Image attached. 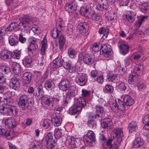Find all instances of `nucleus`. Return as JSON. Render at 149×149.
Listing matches in <instances>:
<instances>
[{"label":"nucleus","instance_id":"49530a36","mask_svg":"<svg viewBox=\"0 0 149 149\" xmlns=\"http://www.w3.org/2000/svg\"><path fill=\"white\" fill-rule=\"evenodd\" d=\"M32 61V58L31 57L26 58L23 61V63L25 67H30Z\"/></svg>","mask_w":149,"mask_h":149},{"label":"nucleus","instance_id":"864d4df0","mask_svg":"<svg viewBox=\"0 0 149 149\" xmlns=\"http://www.w3.org/2000/svg\"><path fill=\"white\" fill-rule=\"evenodd\" d=\"M88 125L89 127L92 129H95L97 126L96 121L93 119H89L88 121Z\"/></svg>","mask_w":149,"mask_h":149},{"label":"nucleus","instance_id":"13d9d810","mask_svg":"<svg viewBox=\"0 0 149 149\" xmlns=\"http://www.w3.org/2000/svg\"><path fill=\"white\" fill-rule=\"evenodd\" d=\"M123 20H128L130 22L132 23L134 20V17L131 16L129 15H125L123 16Z\"/></svg>","mask_w":149,"mask_h":149},{"label":"nucleus","instance_id":"f03ea898","mask_svg":"<svg viewBox=\"0 0 149 149\" xmlns=\"http://www.w3.org/2000/svg\"><path fill=\"white\" fill-rule=\"evenodd\" d=\"M53 137L52 134L51 132H48L41 141L42 144L47 145L48 149H53L56 145V143Z\"/></svg>","mask_w":149,"mask_h":149},{"label":"nucleus","instance_id":"a878e982","mask_svg":"<svg viewBox=\"0 0 149 149\" xmlns=\"http://www.w3.org/2000/svg\"><path fill=\"white\" fill-rule=\"evenodd\" d=\"M114 139L111 136V138L108 139L107 140L106 145L107 148L109 149H118V146L117 145L113 146L112 142Z\"/></svg>","mask_w":149,"mask_h":149},{"label":"nucleus","instance_id":"7ed1b4c3","mask_svg":"<svg viewBox=\"0 0 149 149\" xmlns=\"http://www.w3.org/2000/svg\"><path fill=\"white\" fill-rule=\"evenodd\" d=\"M28 100V98L25 95H22L20 96L18 104L19 108L22 110L28 109L29 104Z\"/></svg>","mask_w":149,"mask_h":149},{"label":"nucleus","instance_id":"72a5a7b5","mask_svg":"<svg viewBox=\"0 0 149 149\" xmlns=\"http://www.w3.org/2000/svg\"><path fill=\"white\" fill-rule=\"evenodd\" d=\"M109 30L108 29L104 27H102L100 28L99 30V33L101 35L103 34L102 38L103 39L106 38L108 35Z\"/></svg>","mask_w":149,"mask_h":149},{"label":"nucleus","instance_id":"338daca9","mask_svg":"<svg viewBox=\"0 0 149 149\" xmlns=\"http://www.w3.org/2000/svg\"><path fill=\"white\" fill-rule=\"evenodd\" d=\"M5 95L8 98H11L15 95V93L13 91H9L5 93Z\"/></svg>","mask_w":149,"mask_h":149},{"label":"nucleus","instance_id":"aec40b11","mask_svg":"<svg viewBox=\"0 0 149 149\" xmlns=\"http://www.w3.org/2000/svg\"><path fill=\"white\" fill-rule=\"evenodd\" d=\"M144 140L140 137H138L136 138L134 141L132 147L137 148L142 146L144 144Z\"/></svg>","mask_w":149,"mask_h":149},{"label":"nucleus","instance_id":"de8ad7c7","mask_svg":"<svg viewBox=\"0 0 149 149\" xmlns=\"http://www.w3.org/2000/svg\"><path fill=\"white\" fill-rule=\"evenodd\" d=\"M54 100V97H53L48 96L47 97L45 102L46 104L48 106L52 107L53 106Z\"/></svg>","mask_w":149,"mask_h":149},{"label":"nucleus","instance_id":"6e6d98bb","mask_svg":"<svg viewBox=\"0 0 149 149\" xmlns=\"http://www.w3.org/2000/svg\"><path fill=\"white\" fill-rule=\"evenodd\" d=\"M53 83L51 80H47L45 83V87L47 89L51 88L53 87Z\"/></svg>","mask_w":149,"mask_h":149},{"label":"nucleus","instance_id":"dca6fc26","mask_svg":"<svg viewBox=\"0 0 149 149\" xmlns=\"http://www.w3.org/2000/svg\"><path fill=\"white\" fill-rule=\"evenodd\" d=\"M87 135L84 137L85 141L88 143H92L95 141V136L93 132L91 131L88 132Z\"/></svg>","mask_w":149,"mask_h":149},{"label":"nucleus","instance_id":"58836bf2","mask_svg":"<svg viewBox=\"0 0 149 149\" xmlns=\"http://www.w3.org/2000/svg\"><path fill=\"white\" fill-rule=\"evenodd\" d=\"M47 42V40L46 38H44L41 42V47L40 49V54L42 55L45 54Z\"/></svg>","mask_w":149,"mask_h":149},{"label":"nucleus","instance_id":"052dcab7","mask_svg":"<svg viewBox=\"0 0 149 149\" xmlns=\"http://www.w3.org/2000/svg\"><path fill=\"white\" fill-rule=\"evenodd\" d=\"M90 18H91L93 20L95 21L99 22L101 20V18L100 15L97 14H94V13L91 15Z\"/></svg>","mask_w":149,"mask_h":149},{"label":"nucleus","instance_id":"4d7b16f0","mask_svg":"<svg viewBox=\"0 0 149 149\" xmlns=\"http://www.w3.org/2000/svg\"><path fill=\"white\" fill-rule=\"evenodd\" d=\"M54 136L55 138L56 139L60 138L63 135L62 131L61 130L56 129L54 131Z\"/></svg>","mask_w":149,"mask_h":149},{"label":"nucleus","instance_id":"412c9836","mask_svg":"<svg viewBox=\"0 0 149 149\" xmlns=\"http://www.w3.org/2000/svg\"><path fill=\"white\" fill-rule=\"evenodd\" d=\"M10 87L16 90L20 87V83L19 80L16 78L12 79L10 81Z\"/></svg>","mask_w":149,"mask_h":149},{"label":"nucleus","instance_id":"423d86ee","mask_svg":"<svg viewBox=\"0 0 149 149\" xmlns=\"http://www.w3.org/2000/svg\"><path fill=\"white\" fill-rule=\"evenodd\" d=\"M101 50L103 54L105 57H110L112 55L113 52L111 46L109 45L105 44L103 45H102Z\"/></svg>","mask_w":149,"mask_h":149},{"label":"nucleus","instance_id":"e2e57ef3","mask_svg":"<svg viewBox=\"0 0 149 149\" xmlns=\"http://www.w3.org/2000/svg\"><path fill=\"white\" fill-rule=\"evenodd\" d=\"M3 101L4 102L6 103V105L11 106V104L13 103V100L10 98L6 97L4 98Z\"/></svg>","mask_w":149,"mask_h":149},{"label":"nucleus","instance_id":"5fc2aeb1","mask_svg":"<svg viewBox=\"0 0 149 149\" xmlns=\"http://www.w3.org/2000/svg\"><path fill=\"white\" fill-rule=\"evenodd\" d=\"M20 52L18 50H15L12 52L11 58H13L17 59H19L20 57Z\"/></svg>","mask_w":149,"mask_h":149},{"label":"nucleus","instance_id":"9d476101","mask_svg":"<svg viewBox=\"0 0 149 149\" xmlns=\"http://www.w3.org/2000/svg\"><path fill=\"white\" fill-rule=\"evenodd\" d=\"M70 81L67 79H62L60 82L58 87L63 91H66L70 86Z\"/></svg>","mask_w":149,"mask_h":149},{"label":"nucleus","instance_id":"a18cd8bd","mask_svg":"<svg viewBox=\"0 0 149 149\" xmlns=\"http://www.w3.org/2000/svg\"><path fill=\"white\" fill-rule=\"evenodd\" d=\"M102 44L100 43L94 44L92 47V50L95 52H97L101 50Z\"/></svg>","mask_w":149,"mask_h":149},{"label":"nucleus","instance_id":"ea45409f","mask_svg":"<svg viewBox=\"0 0 149 149\" xmlns=\"http://www.w3.org/2000/svg\"><path fill=\"white\" fill-rule=\"evenodd\" d=\"M143 123L145 124L144 128L146 130H149V113L146 115L143 118Z\"/></svg>","mask_w":149,"mask_h":149},{"label":"nucleus","instance_id":"7c9ffc66","mask_svg":"<svg viewBox=\"0 0 149 149\" xmlns=\"http://www.w3.org/2000/svg\"><path fill=\"white\" fill-rule=\"evenodd\" d=\"M141 11L145 14L149 13V3H146L140 6Z\"/></svg>","mask_w":149,"mask_h":149},{"label":"nucleus","instance_id":"f8f14e48","mask_svg":"<svg viewBox=\"0 0 149 149\" xmlns=\"http://www.w3.org/2000/svg\"><path fill=\"white\" fill-rule=\"evenodd\" d=\"M79 60H83V61L86 64L90 65L92 64V58L88 54L83 55L82 53H80L79 54Z\"/></svg>","mask_w":149,"mask_h":149},{"label":"nucleus","instance_id":"09e8293b","mask_svg":"<svg viewBox=\"0 0 149 149\" xmlns=\"http://www.w3.org/2000/svg\"><path fill=\"white\" fill-rule=\"evenodd\" d=\"M56 28L60 29H62V28L64 26V22L61 19H58L56 22Z\"/></svg>","mask_w":149,"mask_h":149},{"label":"nucleus","instance_id":"cd10ccee","mask_svg":"<svg viewBox=\"0 0 149 149\" xmlns=\"http://www.w3.org/2000/svg\"><path fill=\"white\" fill-rule=\"evenodd\" d=\"M96 115L98 117H102L104 113V111L102 107L100 105H97L95 107Z\"/></svg>","mask_w":149,"mask_h":149},{"label":"nucleus","instance_id":"e433bc0d","mask_svg":"<svg viewBox=\"0 0 149 149\" xmlns=\"http://www.w3.org/2000/svg\"><path fill=\"white\" fill-rule=\"evenodd\" d=\"M129 49V47L127 42L122 41V54L125 55L127 53Z\"/></svg>","mask_w":149,"mask_h":149},{"label":"nucleus","instance_id":"6e6552de","mask_svg":"<svg viewBox=\"0 0 149 149\" xmlns=\"http://www.w3.org/2000/svg\"><path fill=\"white\" fill-rule=\"evenodd\" d=\"M124 104H122V111L125 110V105L127 106H130L134 103L133 99L129 95H125L123 97V101Z\"/></svg>","mask_w":149,"mask_h":149},{"label":"nucleus","instance_id":"a211bd4d","mask_svg":"<svg viewBox=\"0 0 149 149\" xmlns=\"http://www.w3.org/2000/svg\"><path fill=\"white\" fill-rule=\"evenodd\" d=\"M88 28L87 24L85 22L80 23L78 26V28L80 33L83 35L88 30Z\"/></svg>","mask_w":149,"mask_h":149},{"label":"nucleus","instance_id":"6ab92c4d","mask_svg":"<svg viewBox=\"0 0 149 149\" xmlns=\"http://www.w3.org/2000/svg\"><path fill=\"white\" fill-rule=\"evenodd\" d=\"M32 76V74L31 72L24 73L22 76L23 83L26 84L29 83L31 81Z\"/></svg>","mask_w":149,"mask_h":149},{"label":"nucleus","instance_id":"79ce46f5","mask_svg":"<svg viewBox=\"0 0 149 149\" xmlns=\"http://www.w3.org/2000/svg\"><path fill=\"white\" fill-rule=\"evenodd\" d=\"M18 24L16 22L11 23L6 29V31H13L16 29Z\"/></svg>","mask_w":149,"mask_h":149},{"label":"nucleus","instance_id":"4468645a","mask_svg":"<svg viewBox=\"0 0 149 149\" xmlns=\"http://www.w3.org/2000/svg\"><path fill=\"white\" fill-rule=\"evenodd\" d=\"M68 91L66 93L67 96L73 97L77 94V88L74 85L70 86V87L68 88Z\"/></svg>","mask_w":149,"mask_h":149},{"label":"nucleus","instance_id":"393cba45","mask_svg":"<svg viewBox=\"0 0 149 149\" xmlns=\"http://www.w3.org/2000/svg\"><path fill=\"white\" fill-rule=\"evenodd\" d=\"M64 68L68 70H69V72L70 73L72 72L75 71V67L72 65L69 61L64 62L63 65Z\"/></svg>","mask_w":149,"mask_h":149},{"label":"nucleus","instance_id":"0e129e2a","mask_svg":"<svg viewBox=\"0 0 149 149\" xmlns=\"http://www.w3.org/2000/svg\"><path fill=\"white\" fill-rule=\"evenodd\" d=\"M105 88L107 92L109 93H111L113 91V87L110 85L107 84L105 86Z\"/></svg>","mask_w":149,"mask_h":149},{"label":"nucleus","instance_id":"4be33fe9","mask_svg":"<svg viewBox=\"0 0 149 149\" xmlns=\"http://www.w3.org/2000/svg\"><path fill=\"white\" fill-rule=\"evenodd\" d=\"M11 68L13 72L16 74L20 73L21 71L20 65L15 62L13 63Z\"/></svg>","mask_w":149,"mask_h":149},{"label":"nucleus","instance_id":"680f3d73","mask_svg":"<svg viewBox=\"0 0 149 149\" xmlns=\"http://www.w3.org/2000/svg\"><path fill=\"white\" fill-rule=\"evenodd\" d=\"M68 55L71 58H74L76 56L75 51L72 48H69L68 50Z\"/></svg>","mask_w":149,"mask_h":149},{"label":"nucleus","instance_id":"774afa93","mask_svg":"<svg viewBox=\"0 0 149 149\" xmlns=\"http://www.w3.org/2000/svg\"><path fill=\"white\" fill-rule=\"evenodd\" d=\"M50 120H45L43 123V127H45V128H48L50 126Z\"/></svg>","mask_w":149,"mask_h":149},{"label":"nucleus","instance_id":"c03bdc74","mask_svg":"<svg viewBox=\"0 0 149 149\" xmlns=\"http://www.w3.org/2000/svg\"><path fill=\"white\" fill-rule=\"evenodd\" d=\"M116 78V74L112 73H109L107 75L106 80L109 81L113 82Z\"/></svg>","mask_w":149,"mask_h":149},{"label":"nucleus","instance_id":"f3484780","mask_svg":"<svg viewBox=\"0 0 149 149\" xmlns=\"http://www.w3.org/2000/svg\"><path fill=\"white\" fill-rule=\"evenodd\" d=\"M38 46L37 45L34 44H30L28 47V53L30 56H33L34 54L37 50Z\"/></svg>","mask_w":149,"mask_h":149},{"label":"nucleus","instance_id":"39448f33","mask_svg":"<svg viewBox=\"0 0 149 149\" xmlns=\"http://www.w3.org/2000/svg\"><path fill=\"white\" fill-rule=\"evenodd\" d=\"M32 21V18L29 16H25L23 17L20 20V22L18 24V27L19 29H22L21 28H26V27H30V24Z\"/></svg>","mask_w":149,"mask_h":149},{"label":"nucleus","instance_id":"bf43d9fd","mask_svg":"<svg viewBox=\"0 0 149 149\" xmlns=\"http://www.w3.org/2000/svg\"><path fill=\"white\" fill-rule=\"evenodd\" d=\"M82 95L83 97L86 98L88 97L91 94V91L85 89L82 90Z\"/></svg>","mask_w":149,"mask_h":149},{"label":"nucleus","instance_id":"4c0bfd02","mask_svg":"<svg viewBox=\"0 0 149 149\" xmlns=\"http://www.w3.org/2000/svg\"><path fill=\"white\" fill-rule=\"evenodd\" d=\"M105 15L107 19L110 20L114 19L116 17V14L115 13L109 10L106 11Z\"/></svg>","mask_w":149,"mask_h":149},{"label":"nucleus","instance_id":"5701e85b","mask_svg":"<svg viewBox=\"0 0 149 149\" xmlns=\"http://www.w3.org/2000/svg\"><path fill=\"white\" fill-rule=\"evenodd\" d=\"M82 110L81 107L74 104L69 109V113L70 114L74 115L78 112H80Z\"/></svg>","mask_w":149,"mask_h":149},{"label":"nucleus","instance_id":"bb28decb","mask_svg":"<svg viewBox=\"0 0 149 149\" xmlns=\"http://www.w3.org/2000/svg\"><path fill=\"white\" fill-rule=\"evenodd\" d=\"M61 119L59 117L56 115H54L52 119V123L56 126H58L61 125Z\"/></svg>","mask_w":149,"mask_h":149},{"label":"nucleus","instance_id":"f257e3e1","mask_svg":"<svg viewBox=\"0 0 149 149\" xmlns=\"http://www.w3.org/2000/svg\"><path fill=\"white\" fill-rule=\"evenodd\" d=\"M17 108L15 106L8 105L0 106V113L7 114L11 116H16L18 113Z\"/></svg>","mask_w":149,"mask_h":149},{"label":"nucleus","instance_id":"20e7f679","mask_svg":"<svg viewBox=\"0 0 149 149\" xmlns=\"http://www.w3.org/2000/svg\"><path fill=\"white\" fill-rule=\"evenodd\" d=\"M80 12L82 15L89 18L94 14V11L91 9L90 5L88 3L85 4L81 7Z\"/></svg>","mask_w":149,"mask_h":149},{"label":"nucleus","instance_id":"37998d69","mask_svg":"<svg viewBox=\"0 0 149 149\" xmlns=\"http://www.w3.org/2000/svg\"><path fill=\"white\" fill-rule=\"evenodd\" d=\"M69 146L71 148H74L76 147L77 141L73 137H71L69 140Z\"/></svg>","mask_w":149,"mask_h":149},{"label":"nucleus","instance_id":"3c124183","mask_svg":"<svg viewBox=\"0 0 149 149\" xmlns=\"http://www.w3.org/2000/svg\"><path fill=\"white\" fill-rule=\"evenodd\" d=\"M32 144V149H42V145L40 142L35 141Z\"/></svg>","mask_w":149,"mask_h":149},{"label":"nucleus","instance_id":"9b49d317","mask_svg":"<svg viewBox=\"0 0 149 149\" xmlns=\"http://www.w3.org/2000/svg\"><path fill=\"white\" fill-rule=\"evenodd\" d=\"M77 6L75 2L73 1L71 3L66 4L65 8L69 13H73L77 10Z\"/></svg>","mask_w":149,"mask_h":149},{"label":"nucleus","instance_id":"c85d7f7f","mask_svg":"<svg viewBox=\"0 0 149 149\" xmlns=\"http://www.w3.org/2000/svg\"><path fill=\"white\" fill-rule=\"evenodd\" d=\"M86 104V102L85 99L83 97H80L77 99L75 104L79 107H81L82 109V108L84 107Z\"/></svg>","mask_w":149,"mask_h":149},{"label":"nucleus","instance_id":"8fccbe9b","mask_svg":"<svg viewBox=\"0 0 149 149\" xmlns=\"http://www.w3.org/2000/svg\"><path fill=\"white\" fill-rule=\"evenodd\" d=\"M65 41V39L63 35H61L59 37V43L60 46V48L61 49L63 48L64 46Z\"/></svg>","mask_w":149,"mask_h":149},{"label":"nucleus","instance_id":"c756f323","mask_svg":"<svg viewBox=\"0 0 149 149\" xmlns=\"http://www.w3.org/2000/svg\"><path fill=\"white\" fill-rule=\"evenodd\" d=\"M138 74L135 72H132L129 75V80L132 83H134L138 80L139 78Z\"/></svg>","mask_w":149,"mask_h":149},{"label":"nucleus","instance_id":"2eb2a0df","mask_svg":"<svg viewBox=\"0 0 149 149\" xmlns=\"http://www.w3.org/2000/svg\"><path fill=\"white\" fill-rule=\"evenodd\" d=\"M5 125L9 128H12L16 126L17 125L15 119L12 118H8L5 121Z\"/></svg>","mask_w":149,"mask_h":149},{"label":"nucleus","instance_id":"a19ab883","mask_svg":"<svg viewBox=\"0 0 149 149\" xmlns=\"http://www.w3.org/2000/svg\"><path fill=\"white\" fill-rule=\"evenodd\" d=\"M128 128L130 132H133L137 129L136 123L134 121L131 122L129 124Z\"/></svg>","mask_w":149,"mask_h":149},{"label":"nucleus","instance_id":"c9c22d12","mask_svg":"<svg viewBox=\"0 0 149 149\" xmlns=\"http://www.w3.org/2000/svg\"><path fill=\"white\" fill-rule=\"evenodd\" d=\"M121 129L120 128H117L114 129L111 132V136L114 139L115 137L119 136H121Z\"/></svg>","mask_w":149,"mask_h":149},{"label":"nucleus","instance_id":"b1692460","mask_svg":"<svg viewBox=\"0 0 149 149\" xmlns=\"http://www.w3.org/2000/svg\"><path fill=\"white\" fill-rule=\"evenodd\" d=\"M11 54L12 52H11L6 50L2 51L0 53L1 58L4 60L10 58Z\"/></svg>","mask_w":149,"mask_h":149},{"label":"nucleus","instance_id":"f704fd0d","mask_svg":"<svg viewBox=\"0 0 149 149\" xmlns=\"http://www.w3.org/2000/svg\"><path fill=\"white\" fill-rule=\"evenodd\" d=\"M62 29H59L56 28H54L51 30V33L52 37L54 39H56L60 35V32Z\"/></svg>","mask_w":149,"mask_h":149},{"label":"nucleus","instance_id":"0eeeda50","mask_svg":"<svg viewBox=\"0 0 149 149\" xmlns=\"http://www.w3.org/2000/svg\"><path fill=\"white\" fill-rule=\"evenodd\" d=\"M87 77L85 74L79 73L76 78V82L79 85L83 86L86 84L87 81Z\"/></svg>","mask_w":149,"mask_h":149},{"label":"nucleus","instance_id":"69168bd1","mask_svg":"<svg viewBox=\"0 0 149 149\" xmlns=\"http://www.w3.org/2000/svg\"><path fill=\"white\" fill-rule=\"evenodd\" d=\"M29 40L30 44H34L37 45L39 41V40L37 38L33 37H30L29 38Z\"/></svg>","mask_w":149,"mask_h":149},{"label":"nucleus","instance_id":"2f4dec72","mask_svg":"<svg viewBox=\"0 0 149 149\" xmlns=\"http://www.w3.org/2000/svg\"><path fill=\"white\" fill-rule=\"evenodd\" d=\"M10 132L9 130L4 129L0 126V136L8 137L10 135Z\"/></svg>","mask_w":149,"mask_h":149},{"label":"nucleus","instance_id":"603ef678","mask_svg":"<svg viewBox=\"0 0 149 149\" xmlns=\"http://www.w3.org/2000/svg\"><path fill=\"white\" fill-rule=\"evenodd\" d=\"M0 70L4 72L5 73H8L10 71V69L9 67L2 65H0Z\"/></svg>","mask_w":149,"mask_h":149},{"label":"nucleus","instance_id":"1a4fd4ad","mask_svg":"<svg viewBox=\"0 0 149 149\" xmlns=\"http://www.w3.org/2000/svg\"><path fill=\"white\" fill-rule=\"evenodd\" d=\"M96 4L97 8L99 10H104L107 9L109 5L106 0H97Z\"/></svg>","mask_w":149,"mask_h":149},{"label":"nucleus","instance_id":"473e14b6","mask_svg":"<svg viewBox=\"0 0 149 149\" xmlns=\"http://www.w3.org/2000/svg\"><path fill=\"white\" fill-rule=\"evenodd\" d=\"M8 41L11 46H15L17 44L19 41L16 37L13 35L10 36L8 37Z\"/></svg>","mask_w":149,"mask_h":149},{"label":"nucleus","instance_id":"ddd939ff","mask_svg":"<svg viewBox=\"0 0 149 149\" xmlns=\"http://www.w3.org/2000/svg\"><path fill=\"white\" fill-rule=\"evenodd\" d=\"M64 60L61 58H57L54 60L51 64L53 68H58L63 65Z\"/></svg>","mask_w":149,"mask_h":149}]
</instances>
